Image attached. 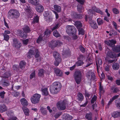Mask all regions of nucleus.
I'll list each match as a JSON object with an SVG mask.
<instances>
[{"label":"nucleus","instance_id":"nucleus-1","mask_svg":"<svg viewBox=\"0 0 120 120\" xmlns=\"http://www.w3.org/2000/svg\"><path fill=\"white\" fill-rule=\"evenodd\" d=\"M62 87L61 83L59 82H55L50 87V91L53 94H57L60 91Z\"/></svg>","mask_w":120,"mask_h":120},{"label":"nucleus","instance_id":"nucleus-2","mask_svg":"<svg viewBox=\"0 0 120 120\" xmlns=\"http://www.w3.org/2000/svg\"><path fill=\"white\" fill-rule=\"evenodd\" d=\"M20 15L19 12L17 10L11 9L8 12V17L12 19H17Z\"/></svg>","mask_w":120,"mask_h":120},{"label":"nucleus","instance_id":"nucleus-3","mask_svg":"<svg viewBox=\"0 0 120 120\" xmlns=\"http://www.w3.org/2000/svg\"><path fill=\"white\" fill-rule=\"evenodd\" d=\"M82 73L80 71H75L74 74L73 76L75 81L77 84H80L82 79Z\"/></svg>","mask_w":120,"mask_h":120},{"label":"nucleus","instance_id":"nucleus-4","mask_svg":"<svg viewBox=\"0 0 120 120\" xmlns=\"http://www.w3.org/2000/svg\"><path fill=\"white\" fill-rule=\"evenodd\" d=\"M66 32L69 35L71 36L75 34L77 30L73 26L67 25L66 26Z\"/></svg>","mask_w":120,"mask_h":120},{"label":"nucleus","instance_id":"nucleus-5","mask_svg":"<svg viewBox=\"0 0 120 120\" xmlns=\"http://www.w3.org/2000/svg\"><path fill=\"white\" fill-rule=\"evenodd\" d=\"M66 102L67 101L66 100H64L63 101H60L58 102L56 104L58 109L59 110H65L66 108L65 104Z\"/></svg>","mask_w":120,"mask_h":120},{"label":"nucleus","instance_id":"nucleus-6","mask_svg":"<svg viewBox=\"0 0 120 120\" xmlns=\"http://www.w3.org/2000/svg\"><path fill=\"white\" fill-rule=\"evenodd\" d=\"M41 97V95L39 94H34L30 98L32 103L34 104L38 103L39 102Z\"/></svg>","mask_w":120,"mask_h":120},{"label":"nucleus","instance_id":"nucleus-7","mask_svg":"<svg viewBox=\"0 0 120 120\" xmlns=\"http://www.w3.org/2000/svg\"><path fill=\"white\" fill-rule=\"evenodd\" d=\"M116 41L113 40H111L105 41V43L106 44L109 46L112 47L115 46V44L116 43Z\"/></svg>","mask_w":120,"mask_h":120},{"label":"nucleus","instance_id":"nucleus-8","mask_svg":"<svg viewBox=\"0 0 120 120\" xmlns=\"http://www.w3.org/2000/svg\"><path fill=\"white\" fill-rule=\"evenodd\" d=\"M54 72L57 76L62 77L63 75L62 71L58 68L54 69Z\"/></svg>","mask_w":120,"mask_h":120},{"label":"nucleus","instance_id":"nucleus-9","mask_svg":"<svg viewBox=\"0 0 120 120\" xmlns=\"http://www.w3.org/2000/svg\"><path fill=\"white\" fill-rule=\"evenodd\" d=\"M13 44L15 47L17 48H20L21 46V44L17 40L16 38H14L13 39Z\"/></svg>","mask_w":120,"mask_h":120},{"label":"nucleus","instance_id":"nucleus-10","mask_svg":"<svg viewBox=\"0 0 120 120\" xmlns=\"http://www.w3.org/2000/svg\"><path fill=\"white\" fill-rule=\"evenodd\" d=\"M25 11L29 17L31 18L33 16V13L32 11L30 10V7H28L27 8H26Z\"/></svg>","mask_w":120,"mask_h":120},{"label":"nucleus","instance_id":"nucleus-11","mask_svg":"<svg viewBox=\"0 0 120 120\" xmlns=\"http://www.w3.org/2000/svg\"><path fill=\"white\" fill-rule=\"evenodd\" d=\"M63 120H71L73 118V117L68 114L63 115L62 117Z\"/></svg>","mask_w":120,"mask_h":120},{"label":"nucleus","instance_id":"nucleus-12","mask_svg":"<svg viewBox=\"0 0 120 120\" xmlns=\"http://www.w3.org/2000/svg\"><path fill=\"white\" fill-rule=\"evenodd\" d=\"M40 0H29V2L34 6L38 5L39 4Z\"/></svg>","mask_w":120,"mask_h":120},{"label":"nucleus","instance_id":"nucleus-13","mask_svg":"<svg viewBox=\"0 0 120 120\" xmlns=\"http://www.w3.org/2000/svg\"><path fill=\"white\" fill-rule=\"evenodd\" d=\"M51 33V31L50 30L47 29L44 32V34L43 36L46 38V39L47 38L49 37Z\"/></svg>","mask_w":120,"mask_h":120},{"label":"nucleus","instance_id":"nucleus-14","mask_svg":"<svg viewBox=\"0 0 120 120\" xmlns=\"http://www.w3.org/2000/svg\"><path fill=\"white\" fill-rule=\"evenodd\" d=\"M24 32L25 33H28L31 32L30 27L27 25H25L22 28Z\"/></svg>","mask_w":120,"mask_h":120},{"label":"nucleus","instance_id":"nucleus-15","mask_svg":"<svg viewBox=\"0 0 120 120\" xmlns=\"http://www.w3.org/2000/svg\"><path fill=\"white\" fill-rule=\"evenodd\" d=\"M89 23L91 27L94 29H96L98 27L97 24L94 21H90Z\"/></svg>","mask_w":120,"mask_h":120},{"label":"nucleus","instance_id":"nucleus-16","mask_svg":"<svg viewBox=\"0 0 120 120\" xmlns=\"http://www.w3.org/2000/svg\"><path fill=\"white\" fill-rule=\"evenodd\" d=\"M44 37L43 36V34L40 35L37 39V42L38 43H39L40 42L42 41L45 40L46 39V38Z\"/></svg>","mask_w":120,"mask_h":120},{"label":"nucleus","instance_id":"nucleus-17","mask_svg":"<svg viewBox=\"0 0 120 120\" xmlns=\"http://www.w3.org/2000/svg\"><path fill=\"white\" fill-rule=\"evenodd\" d=\"M36 9L38 12L40 13L43 11L44 10V8L40 4L36 7Z\"/></svg>","mask_w":120,"mask_h":120},{"label":"nucleus","instance_id":"nucleus-18","mask_svg":"<svg viewBox=\"0 0 120 120\" xmlns=\"http://www.w3.org/2000/svg\"><path fill=\"white\" fill-rule=\"evenodd\" d=\"M26 64V63L24 61H21L19 63V68L22 70L23 69L25 68Z\"/></svg>","mask_w":120,"mask_h":120},{"label":"nucleus","instance_id":"nucleus-19","mask_svg":"<svg viewBox=\"0 0 120 120\" xmlns=\"http://www.w3.org/2000/svg\"><path fill=\"white\" fill-rule=\"evenodd\" d=\"M7 110V108L4 105H0V112H4L6 111Z\"/></svg>","mask_w":120,"mask_h":120},{"label":"nucleus","instance_id":"nucleus-20","mask_svg":"<svg viewBox=\"0 0 120 120\" xmlns=\"http://www.w3.org/2000/svg\"><path fill=\"white\" fill-rule=\"evenodd\" d=\"M56 41H52L51 42H49V47L52 48L53 47L56 46Z\"/></svg>","mask_w":120,"mask_h":120},{"label":"nucleus","instance_id":"nucleus-21","mask_svg":"<svg viewBox=\"0 0 120 120\" xmlns=\"http://www.w3.org/2000/svg\"><path fill=\"white\" fill-rule=\"evenodd\" d=\"M20 101L21 104L23 105L27 106L28 105L27 101L25 98H22L21 99Z\"/></svg>","mask_w":120,"mask_h":120},{"label":"nucleus","instance_id":"nucleus-22","mask_svg":"<svg viewBox=\"0 0 120 120\" xmlns=\"http://www.w3.org/2000/svg\"><path fill=\"white\" fill-rule=\"evenodd\" d=\"M86 119L88 120H92V114L91 113H87L85 116Z\"/></svg>","mask_w":120,"mask_h":120},{"label":"nucleus","instance_id":"nucleus-23","mask_svg":"<svg viewBox=\"0 0 120 120\" xmlns=\"http://www.w3.org/2000/svg\"><path fill=\"white\" fill-rule=\"evenodd\" d=\"M112 116L114 118H116L120 116V111H117L113 112Z\"/></svg>","mask_w":120,"mask_h":120},{"label":"nucleus","instance_id":"nucleus-24","mask_svg":"<svg viewBox=\"0 0 120 120\" xmlns=\"http://www.w3.org/2000/svg\"><path fill=\"white\" fill-rule=\"evenodd\" d=\"M54 10L56 11L58 13L60 12L61 11V8L60 6L57 5H55L54 6Z\"/></svg>","mask_w":120,"mask_h":120},{"label":"nucleus","instance_id":"nucleus-25","mask_svg":"<svg viewBox=\"0 0 120 120\" xmlns=\"http://www.w3.org/2000/svg\"><path fill=\"white\" fill-rule=\"evenodd\" d=\"M92 9L95 12L100 13L101 15H102L103 14L102 11L101 10L97 8L95 6L92 7Z\"/></svg>","mask_w":120,"mask_h":120},{"label":"nucleus","instance_id":"nucleus-26","mask_svg":"<svg viewBox=\"0 0 120 120\" xmlns=\"http://www.w3.org/2000/svg\"><path fill=\"white\" fill-rule=\"evenodd\" d=\"M111 89L113 93H117L119 90L118 88L114 86H113L111 87Z\"/></svg>","mask_w":120,"mask_h":120},{"label":"nucleus","instance_id":"nucleus-27","mask_svg":"<svg viewBox=\"0 0 120 120\" xmlns=\"http://www.w3.org/2000/svg\"><path fill=\"white\" fill-rule=\"evenodd\" d=\"M34 55V51L32 50H30L26 54L27 57L29 59L30 58L32 57V56Z\"/></svg>","mask_w":120,"mask_h":120},{"label":"nucleus","instance_id":"nucleus-28","mask_svg":"<svg viewBox=\"0 0 120 120\" xmlns=\"http://www.w3.org/2000/svg\"><path fill=\"white\" fill-rule=\"evenodd\" d=\"M53 55L54 57L55 58V59L61 58L59 54L56 51H54L53 52Z\"/></svg>","mask_w":120,"mask_h":120},{"label":"nucleus","instance_id":"nucleus-29","mask_svg":"<svg viewBox=\"0 0 120 120\" xmlns=\"http://www.w3.org/2000/svg\"><path fill=\"white\" fill-rule=\"evenodd\" d=\"M77 99L79 101H81L83 100L84 97L81 93L79 92L77 95Z\"/></svg>","mask_w":120,"mask_h":120},{"label":"nucleus","instance_id":"nucleus-30","mask_svg":"<svg viewBox=\"0 0 120 120\" xmlns=\"http://www.w3.org/2000/svg\"><path fill=\"white\" fill-rule=\"evenodd\" d=\"M45 71L43 69H40L38 71V75L39 76L43 77L44 76Z\"/></svg>","mask_w":120,"mask_h":120},{"label":"nucleus","instance_id":"nucleus-31","mask_svg":"<svg viewBox=\"0 0 120 120\" xmlns=\"http://www.w3.org/2000/svg\"><path fill=\"white\" fill-rule=\"evenodd\" d=\"M107 55L109 56L112 58H115L116 57L115 53L112 52H108L107 53Z\"/></svg>","mask_w":120,"mask_h":120},{"label":"nucleus","instance_id":"nucleus-32","mask_svg":"<svg viewBox=\"0 0 120 120\" xmlns=\"http://www.w3.org/2000/svg\"><path fill=\"white\" fill-rule=\"evenodd\" d=\"M78 11L80 13H81L84 10V8L81 5H78L77 6Z\"/></svg>","mask_w":120,"mask_h":120},{"label":"nucleus","instance_id":"nucleus-33","mask_svg":"<svg viewBox=\"0 0 120 120\" xmlns=\"http://www.w3.org/2000/svg\"><path fill=\"white\" fill-rule=\"evenodd\" d=\"M25 114L27 116L29 115V109L26 107H24L22 108Z\"/></svg>","mask_w":120,"mask_h":120},{"label":"nucleus","instance_id":"nucleus-34","mask_svg":"<svg viewBox=\"0 0 120 120\" xmlns=\"http://www.w3.org/2000/svg\"><path fill=\"white\" fill-rule=\"evenodd\" d=\"M39 17L37 15L34 18L33 20L32 21V23L33 24H35L36 23H38L39 21Z\"/></svg>","mask_w":120,"mask_h":120},{"label":"nucleus","instance_id":"nucleus-35","mask_svg":"<svg viewBox=\"0 0 120 120\" xmlns=\"http://www.w3.org/2000/svg\"><path fill=\"white\" fill-rule=\"evenodd\" d=\"M75 25L78 29L81 27L82 26V23L79 21H77L75 22Z\"/></svg>","mask_w":120,"mask_h":120},{"label":"nucleus","instance_id":"nucleus-36","mask_svg":"<svg viewBox=\"0 0 120 120\" xmlns=\"http://www.w3.org/2000/svg\"><path fill=\"white\" fill-rule=\"evenodd\" d=\"M113 50L116 52H120V46L114 47L113 48Z\"/></svg>","mask_w":120,"mask_h":120},{"label":"nucleus","instance_id":"nucleus-37","mask_svg":"<svg viewBox=\"0 0 120 120\" xmlns=\"http://www.w3.org/2000/svg\"><path fill=\"white\" fill-rule=\"evenodd\" d=\"M118 97V95H115L113 96L112 99H110L108 104V105H109L113 100L116 99Z\"/></svg>","mask_w":120,"mask_h":120},{"label":"nucleus","instance_id":"nucleus-38","mask_svg":"<svg viewBox=\"0 0 120 120\" xmlns=\"http://www.w3.org/2000/svg\"><path fill=\"white\" fill-rule=\"evenodd\" d=\"M55 60H56L54 62V64L55 66H57L59 65L60 62H61V59L59 58L55 59Z\"/></svg>","mask_w":120,"mask_h":120},{"label":"nucleus","instance_id":"nucleus-39","mask_svg":"<svg viewBox=\"0 0 120 120\" xmlns=\"http://www.w3.org/2000/svg\"><path fill=\"white\" fill-rule=\"evenodd\" d=\"M47 88H45L42 89V91L43 92V95L47 96L48 95L49 93L48 91Z\"/></svg>","mask_w":120,"mask_h":120},{"label":"nucleus","instance_id":"nucleus-40","mask_svg":"<svg viewBox=\"0 0 120 120\" xmlns=\"http://www.w3.org/2000/svg\"><path fill=\"white\" fill-rule=\"evenodd\" d=\"M113 68L114 70H118L119 68V65L118 63H116L112 65Z\"/></svg>","mask_w":120,"mask_h":120},{"label":"nucleus","instance_id":"nucleus-41","mask_svg":"<svg viewBox=\"0 0 120 120\" xmlns=\"http://www.w3.org/2000/svg\"><path fill=\"white\" fill-rule=\"evenodd\" d=\"M53 34L54 36L56 37H58L60 35L57 31L56 30H54L53 32Z\"/></svg>","mask_w":120,"mask_h":120},{"label":"nucleus","instance_id":"nucleus-42","mask_svg":"<svg viewBox=\"0 0 120 120\" xmlns=\"http://www.w3.org/2000/svg\"><path fill=\"white\" fill-rule=\"evenodd\" d=\"M99 89L100 92L99 94L101 96V93H104L105 91L103 90V87L102 86H101V83H100L99 85Z\"/></svg>","mask_w":120,"mask_h":120},{"label":"nucleus","instance_id":"nucleus-43","mask_svg":"<svg viewBox=\"0 0 120 120\" xmlns=\"http://www.w3.org/2000/svg\"><path fill=\"white\" fill-rule=\"evenodd\" d=\"M82 60H79L76 63L75 65L77 66H81L83 64Z\"/></svg>","mask_w":120,"mask_h":120},{"label":"nucleus","instance_id":"nucleus-44","mask_svg":"<svg viewBox=\"0 0 120 120\" xmlns=\"http://www.w3.org/2000/svg\"><path fill=\"white\" fill-rule=\"evenodd\" d=\"M35 58H38L40 56L39 52L38 49H35Z\"/></svg>","mask_w":120,"mask_h":120},{"label":"nucleus","instance_id":"nucleus-45","mask_svg":"<svg viewBox=\"0 0 120 120\" xmlns=\"http://www.w3.org/2000/svg\"><path fill=\"white\" fill-rule=\"evenodd\" d=\"M96 60L97 61L98 64L99 65H101L102 64V61L99 58L96 59Z\"/></svg>","mask_w":120,"mask_h":120},{"label":"nucleus","instance_id":"nucleus-46","mask_svg":"<svg viewBox=\"0 0 120 120\" xmlns=\"http://www.w3.org/2000/svg\"><path fill=\"white\" fill-rule=\"evenodd\" d=\"M35 71H34L30 75V79H31L35 78Z\"/></svg>","mask_w":120,"mask_h":120},{"label":"nucleus","instance_id":"nucleus-47","mask_svg":"<svg viewBox=\"0 0 120 120\" xmlns=\"http://www.w3.org/2000/svg\"><path fill=\"white\" fill-rule=\"evenodd\" d=\"M118 101V100H116L115 105L117 108L120 110V101L117 102Z\"/></svg>","mask_w":120,"mask_h":120},{"label":"nucleus","instance_id":"nucleus-48","mask_svg":"<svg viewBox=\"0 0 120 120\" xmlns=\"http://www.w3.org/2000/svg\"><path fill=\"white\" fill-rule=\"evenodd\" d=\"M8 31L5 30L4 33L3 34L4 36V40H6V41H8Z\"/></svg>","mask_w":120,"mask_h":120},{"label":"nucleus","instance_id":"nucleus-49","mask_svg":"<svg viewBox=\"0 0 120 120\" xmlns=\"http://www.w3.org/2000/svg\"><path fill=\"white\" fill-rule=\"evenodd\" d=\"M46 109H45L43 107H41L40 110L41 113L43 115H46L47 114V112L46 110Z\"/></svg>","mask_w":120,"mask_h":120},{"label":"nucleus","instance_id":"nucleus-50","mask_svg":"<svg viewBox=\"0 0 120 120\" xmlns=\"http://www.w3.org/2000/svg\"><path fill=\"white\" fill-rule=\"evenodd\" d=\"M30 40V39H27L22 41L23 43L25 45H27L29 41Z\"/></svg>","mask_w":120,"mask_h":120},{"label":"nucleus","instance_id":"nucleus-51","mask_svg":"<svg viewBox=\"0 0 120 120\" xmlns=\"http://www.w3.org/2000/svg\"><path fill=\"white\" fill-rule=\"evenodd\" d=\"M97 21L99 25H101L103 24V20L101 19H98Z\"/></svg>","mask_w":120,"mask_h":120},{"label":"nucleus","instance_id":"nucleus-52","mask_svg":"<svg viewBox=\"0 0 120 120\" xmlns=\"http://www.w3.org/2000/svg\"><path fill=\"white\" fill-rule=\"evenodd\" d=\"M78 30L79 31V34H81L82 35H83L84 34V30L82 28H79V29H78Z\"/></svg>","mask_w":120,"mask_h":120},{"label":"nucleus","instance_id":"nucleus-53","mask_svg":"<svg viewBox=\"0 0 120 120\" xmlns=\"http://www.w3.org/2000/svg\"><path fill=\"white\" fill-rule=\"evenodd\" d=\"M13 69L14 70L18 71L19 70V67L18 65H14L13 67Z\"/></svg>","mask_w":120,"mask_h":120},{"label":"nucleus","instance_id":"nucleus-54","mask_svg":"<svg viewBox=\"0 0 120 120\" xmlns=\"http://www.w3.org/2000/svg\"><path fill=\"white\" fill-rule=\"evenodd\" d=\"M97 98V97L95 95H94L91 100V103L92 104L94 103V102L96 100Z\"/></svg>","mask_w":120,"mask_h":120},{"label":"nucleus","instance_id":"nucleus-55","mask_svg":"<svg viewBox=\"0 0 120 120\" xmlns=\"http://www.w3.org/2000/svg\"><path fill=\"white\" fill-rule=\"evenodd\" d=\"M113 12L115 14H117L119 13V11L116 8H114L112 9Z\"/></svg>","mask_w":120,"mask_h":120},{"label":"nucleus","instance_id":"nucleus-56","mask_svg":"<svg viewBox=\"0 0 120 120\" xmlns=\"http://www.w3.org/2000/svg\"><path fill=\"white\" fill-rule=\"evenodd\" d=\"M92 73V72L91 71H89L86 73V76L88 79H90L91 76V74Z\"/></svg>","mask_w":120,"mask_h":120},{"label":"nucleus","instance_id":"nucleus-57","mask_svg":"<svg viewBox=\"0 0 120 120\" xmlns=\"http://www.w3.org/2000/svg\"><path fill=\"white\" fill-rule=\"evenodd\" d=\"M62 114V112H58L56 113L54 115V117L56 118H57Z\"/></svg>","mask_w":120,"mask_h":120},{"label":"nucleus","instance_id":"nucleus-58","mask_svg":"<svg viewBox=\"0 0 120 120\" xmlns=\"http://www.w3.org/2000/svg\"><path fill=\"white\" fill-rule=\"evenodd\" d=\"M79 49L81 52L83 53H84L85 51V49L82 46H80Z\"/></svg>","mask_w":120,"mask_h":120},{"label":"nucleus","instance_id":"nucleus-59","mask_svg":"<svg viewBox=\"0 0 120 120\" xmlns=\"http://www.w3.org/2000/svg\"><path fill=\"white\" fill-rule=\"evenodd\" d=\"M59 24L58 23H57V24H56L55 26L53 27L52 29V31H53L56 29H57V28H58L59 27Z\"/></svg>","mask_w":120,"mask_h":120},{"label":"nucleus","instance_id":"nucleus-60","mask_svg":"<svg viewBox=\"0 0 120 120\" xmlns=\"http://www.w3.org/2000/svg\"><path fill=\"white\" fill-rule=\"evenodd\" d=\"M92 60L90 59H88L87 60V61L89 64H87L86 65V67L88 66H89L91 64H92V62H91V63H90V62H89V61H91Z\"/></svg>","mask_w":120,"mask_h":120},{"label":"nucleus","instance_id":"nucleus-61","mask_svg":"<svg viewBox=\"0 0 120 120\" xmlns=\"http://www.w3.org/2000/svg\"><path fill=\"white\" fill-rule=\"evenodd\" d=\"M12 94V95H13L15 97H18L19 95V92H15Z\"/></svg>","mask_w":120,"mask_h":120},{"label":"nucleus","instance_id":"nucleus-62","mask_svg":"<svg viewBox=\"0 0 120 120\" xmlns=\"http://www.w3.org/2000/svg\"><path fill=\"white\" fill-rule=\"evenodd\" d=\"M65 53L67 56H70L71 54V52L69 50H67L65 51Z\"/></svg>","mask_w":120,"mask_h":120},{"label":"nucleus","instance_id":"nucleus-63","mask_svg":"<svg viewBox=\"0 0 120 120\" xmlns=\"http://www.w3.org/2000/svg\"><path fill=\"white\" fill-rule=\"evenodd\" d=\"M26 33L25 34L23 33L22 35H21V38H23L24 39H25L26 38L27 36V34Z\"/></svg>","mask_w":120,"mask_h":120},{"label":"nucleus","instance_id":"nucleus-64","mask_svg":"<svg viewBox=\"0 0 120 120\" xmlns=\"http://www.w3.org/2000/svg\"><path fill=\"white\" fill-rule=\"evenodd\" d=\"M56 46H60L62 45V43L60 41H56Z\"/></svg>","mask_w":120,"mask_h":120}]
</instances>
